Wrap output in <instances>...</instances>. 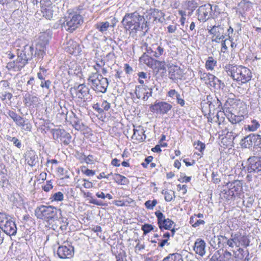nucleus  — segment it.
Segmentation results:
<instances>
[{
  "label": "nucleus",
  "instance_id": "nucleus-11",
  "mask_svg": "<svg viewBox=\"0 0 261 261\" xmlns=\"http://www.w3.org/2000/svg\"><path fill=\"white\" fill-rule=\"evenodd\" d=\"M169 69V77L173 81L181 80L185 74L182 69L176 65L169 64L167 65Z\"/></svg>",
  "mask_w": 261,
  "mask_h": 261
},
{
  "label": "nucleus",
  "instance_id": "nucleus-49",
  "mask_svg": "<svg viewBox=\"0 0 261 261\" xmlns=\"http://www.w3.org/2000/svg\"><path fill=\"white\" fill-rule=\"evenodd\" d=\"M196 149L202 152L205 149V145L204 143L198 141L197 143L194 144Z\"/></svg>",
  "mask_w": 261,
  "mask_h": 261
},
{
  "label": "nucleus",
  "instance_id": "nucleus-46",
  "mask_svg": "<svg viewBox=\"0 0 261 261\" xmlns=\"http://www.w3.org/2000/svg\"><path fill=\"white\" fill-rule=\"evenodd\" d=\"M157 203V200L155 199L153 200L152 201L147 200L145 202V206L147 209L153 210Z\"/></svg>",
  "mask_w": 261,
  "mask_h": 261
},
{
  "label": "nucleus",
  "instance_id": "nucleus-55",
  "mask_svg": "<svg viewBox=\"0 0 261 261\" xmlns=\"http://www.w3.org/2000/svg\"><path fill=\"white\" fill-rule=\"evenodd\" d=\"M53 186L50 180L47 181L46 184L42 186L43 190L45 192H48L50 190L52 189Z\"/></svg>",
  "mask_w": 261,
  "mask_h": 261
},
{
  "label": "nucleus",
  "instance_id": "nucleus-48",
  "mask_svg": "<svg viewBox=\"0 0 261 261\" xmlns=\"http://www.w3.org/2000/svg\"><path fill=\"white\" fill-rule=\"evenodd\" d=\"M179 94H180L175 89H171L168 92L167 96L170 97L172 99H175L176 97H178Z\"/></svg>",
  "mask_w": 261,
  "mask_h": 261
},
{
  "label": "nucleus",
  "instance_id": "nucleus-4",
  "mask_svg": "<svg viewBox=\"0 0 261 261\" xmlns=\"http://www.w3.org/2000/svg\"><path fill=\"white\" fill-rule=\"evenodd\" d=\"M58 212L61 213L60 210L51 206L42 205L36 208L35 215L37 218L49 222L56 217Z\"/></svg>",
  "mask_w": 261,
  "mask_h": 261
},
{
  "label": "nucleus",
  "instance_id": "nucleus-61",
  "mask_svg": "<svg viewBox=\"0 0 261 261\" xmlns=\"http://www.w3.org/2000/svg\"><path fill=\"white\" fill-rule=\"evenodd\" d=\"M153 160V158L151 156H148L145 159V162H143L141 165L144 168H147V165L151 162Z\"/></svg>",
  "mask_w": 261,
  "mask_h": 261
},
{
  "label": "nucleus",
  "instance_id": "nucleus-37",
  "mask_svg": "<svg viewBox=\"0 0 261 261\" xmlns=\"http://www.w3.org/2000/svg\"><path fill=\"white\" fill-rule=\"evenodd\" d=\"M208 83L207 84H210L211 86L215 87L216 85L220 82V80L214 75L210 73L208 76Z\"/></svg>",
  "mask_w": 261,
  "mask_h": 261
},
{
  "label": "nucleus",
  "instance_id": "nucleus-38",
  "mask_svg": "<svg viewBox=\"0 0 261 261\" xmlns=\"http://www.w3.org/2000/svg\"><path fill=\"white\" fill-rule=\"evenodd\" d=\"M22 67H23L19 66V63H18V58H17L16 61H13L10 62L8 63V64L6 66V68L8 70H11V69H12L15 68L20 69Z\"/></svg>",
  "mask_w": 261,
  "mask_h": 261
},
{
  "label": "nucleus",
  "instance_id": "nucleus-35",
  "mask_svg": "<svg viewBox=\"0 0 261 261\" xmlns=\"http://www.w3.org/2000/svg\"><path fill=\"white\" fill-rule=\"evenodd\" d=\"M69 44H70L71 46H68L69 48L68 51H69L70 54H76L79 52V46L77 45V44L73 42V41H69Z\"/></svg>",
  "mask_w": 261,
  "mask_h": 261
},
{
  "label": "nucleus",
  "instance_id": "nucleus-34",
  "mask_svg": "<svg viewBox=\"0 0 261 261\" xmlns=\"http://www.w3.org/2000/svg\"><path fill=\"white\" fill-rule=\"evenodd\" d=\"M223 28L221 27L220 25H214L208 29V33L213 36L222 35L223 33L221 32Z\"/></svg>",
  "mask_w": 261,
  "mask_h": 261
},
{
  "label": "nucleus",
  "instance_id": "nucleus-33",
  "mask_svg": "<svg viewBox=\"0 0 261 261\" xmlns=\"http://www.w3.org/2000/svg\"><path fill=\"white\" fill-rule=\"evenodd\" d=\"M228 119L232 124H237L243 120L244 117L243 115L237 116L233 114H231L228 117Z\"/></svg>",
  "mask_w": 261,
  "mask_h": 261
},
{
  "label": "nucleus",
  "instance_id": "nucleus-27",
  "mask_svg": "<svg viewBox=\"0 0 261 261\" xmlns=\"http://www.w3.org/2000/svg\"><path fill=\"white\" fill-rule=\"evenodd\" d=\"M217 62L213 57H208L206 61L205 67L208 70H213L217 66Z\"/></svg>",
  "mask_w": 261,
  "mask_h": 261
},
{
  "label": "nucleus",
  "instance_id": "nucleus-13",
  "mask_svg": "<svg viewBox=\"0 0 261 261\" xmlns=\"http://www.w3.org/2000/svg\"><path fill=\"white\" fill-rule=\"evenodd\" d=\"M57 7L50 1L46 2L41 7V13L43 17L50 20L53 18L54 13Z\"/></svg>",
  "mask_w": 261,
  "mask_h": 261
},
{
  "label": "nucleus",
  "instance_id": "nucleus-41",
  "mask_svg": "<svg viewBox=\"0 0 261 261\" xmlns=\"http://www.w3.org/2000/svg\"><path fill=\"white\" fill-rule=\"evenodd\" d=\"M18 126L21 127L22 130L29 132L31 130L32 125L28 120H24V121H23L22 123H21Z\"/></svg>",
  "mask_w": 261,
  "mask_h": 261
},
{
  "label": "nucleus",
  "instance_id": "nucleus-17",
  "mask_svg": "<svg viewBox=\"0 0 261 261\" xmlns=\"http://www.w3.org/2000/svg\"><path fill=\"white\" fill-rule=\"evenodd\" d=\"M57 254L60 258H69L73 255V248L71 246H61L58 247Z\"/></svg>",
  "mask_w": 261,
  "mask_h": 261
},
{
  "label": "nucleus",
  "instance_id": "nucleus-5",
  "mask_svg": "<svg viewBox=\"0 0 261 261\" xmlns=\"http://www.w3.org/2000/svg\"><path fill=\"white\" fill-rule=\"evenodd\" d=\"M82 22V17L80 14L70 15L64 22L62 28H64L66 31L72 32L77 28Z\"/></svg>",
  "mask_w": 261,
  "mask_h": 261
},
{
  "label": "nucleus",
  "instance_id": "nucleus-39",
  "mask_svg": "<svg viewBox=\"0 0 261 261\" xmlns=\"http://www.w3.org/2000/svg\"><path fill=\"white\" fill-rule=\"evenodd\" d=\"M211 106H212V103H208V102H203L201 103V109L202 112L206 115V113H208V115L210 114L211 113Z\"/></svg>",
  "mask_w": 261,
  "mask_h": 261
},
{
  "label": "nucleus",
  "instance_id": "nucleus-62",
  "mask_svg": "<svg viewBox=\"0 0 261 261\" xmlns=\"http://www.w3.org/2000/svg\"><path fill=\"white\" fill-rule=\"evenodd\" d=\"M10 141L13 142V143L18 148H20L21 144L20 141L18 139L15 137H12L11 138Z\"/></svg>",
  "mask_w": 261,
  "mask_h": 261
},
{
  "label": "nucleus",
  "instance_id": "nucleus-14",
  "mask_svg": "<svg viewBox=\"0 0 261 261\" xmlns=\"http://www.w3.org/2000/svg\"><path fill=\"white\" fill-rule=\"evenodd\" d=\"M212 11L211 5H204L199 7L197 10L198 19L200 21L205 22L210 17V14Z\"/></svg>",
  "mask_w": 261,
  "mask_h": 261
},
{
  "label": "nucleus",
  "instance_id": "nucleus-8",
  "mask_svg": "<svg viewBox=\"0 0 261 261\" xmlns=\"http://www.w3.org/2000/svg\"><path fill=\"white\" fill-rule=\"evenodd\" d=\"M172 106L165 101H156L150 106V111L158 115H164L171 110Z\"/></svg>",
  "mask_w": 261,
  "mask_h": 261
},
{
  "label": "nucleus",
  "instance_id": "nucleus-63",
  "mask_svg": "<svg viewBox=\"0 0 261 261\" xmlns=\"http://www.w3.org/2000/svg\"><path fill=\"white\" fill-rule=\"evenodd\" d=\"M234 257L236 261H241L244 259V255L240 253H238L237 252H233Z\"/></svg>",
  "mask_w": 261,
  "mask_h": 261
},
{
  "label": "nucleus",
  "instance_id": "nucleus-24",
  "mask_svg": "<svg viewBox=\"0 0 261 261\" xmlns=\"http://www.w3.org/2000/svg\"><path fill=\"white\" fill-rule=\"evenodd\" d=\"M114 24H111L108 21L99 22L96 23L94 25L95 29L98 30L100 33L106 34L108 29L114 28Z\"/></svg>",
  "mask_w": 261,
  "mask_h": 261
},
{
  "label": "nucleus",
  "instance_id": "nucleus-64",
  "mask_svg": "<svg viewBox=\"0 0 261 261\" xmlns=\"http://www.w3.org/2000/svg\"><path fill=\"white\" fill-rule=\"evenodd\" d=\"M50 84H51V82L49 80L45 81L44 82H43L42 81L41 82L40 86L42 88H45L48 89L50 87Z\"/></svg>",
  "mask_w": 261,
  "mask_h": 261
},
{
  "label": "nucleus",
  "instance_id": "nucleus-21",
  "mask_svg": "<svg viewBox=\"0 0 261 261\" xmlns=\"http://www.w3.org/2000/svg\"><path fill=\"white\" fill-rule=\"evenodd\" d=\"M206 244L204 240L198 239L196 240L193 249L196 254L203 256L205 253Z\"/></svg>",
  "mask_w": 261,
  "mask_h": 261
},
{
  "label": "nucleus",
  "instance_id": "nucleus-10",
  "mask_svg": "<svg viewBox=\"0 0 261 261\" xmlns=\"http://www.w3.org/2000/svg\"><path fill=\"white\" fill-rule=\"evenodd\" d=\"M155 215L157 218L158 224L161 230L163 229L170 230L174 222L169 218H166L165 215L160 211L155 212Z\"/></svg>",
  "mask_w": 261,
  "mask_h": 261
},
{
  "label": "nucleus",
  "instance_id": "nucleus-19",
  "mask_svg": "<svg viewBox=\"0 0 261 261\" xmlns=\"http://www.w3.org/2000/svg\"><path fill=\"white\" fill-rule=\"evenodd\" d=\"M76 96L84 101L88 99L89 95V89L84 84H81L74 88Z\"/></svg>",
  "mask_w": 261,
  "mask_h": 261
},
{
  "label": "nucleus",
  "instance_id": "nucleus-18",
  "mask_svg": "<svg viewBox=\"0 0 261 261\" xmlns=\"http://www.w3.org/2000/svg\"><path fill=\"white\" fill-rule=\"evenodd\" d=\"M51 38V34L49 31L40 33L39 41L37 46L40 47V50H43L45 46L48 44L49 39Z\"/></svg>",
  "mask_w": 261,
  "mask_h": 261
},
{
  "label": "nucleus",
  "instance_id": "nucleus-3",
  "mask_svg": "<svg viewBox=\"0 0 261 261\" xmlns=\"http://www.w3.org/2000/svg\"><path fill=\"white\" fill-rule=\"evenodd\" d=\"M91 88L96 93H105L109 85L108 79L103 77L98 73V69L96 68V72H92L88 79Z\"/></svg>",
  "mask_w": 261,
  "mask_h": 261
},
{
  "label": "nucleus",
  "instance_id": "nucleus-52",
  "mask_svg": "<svg viewBox=\"0 0 261 261\" xmlns=\"http://www.w3.org/2000/svg\"><path fill=\"white\" fill-rule=\"evenodd\" d=\"M100 107L101 108H102L103 113L104 111H107L110 109L111 107V104L106 100H104L102 101Z\"/></svg>",
  "mask_w": 261,
  "mask_h": 261
},
{
  "label": "nucleus",
  "instance_id": "nucleus-59",
  "mask_svg": "<svg viewBox=\"0 0 261 261\" xmlns=\"http://www.w3.org/2000/svg\"><path fill=\"white\" fill-rule=\"evenodd\" d=\"M172 191H166L164 193L165 195V199L166 201L169 202L172 200Z\"/></svg>",
  "mask_w": 261,
  "mask_h": 261
},
{
  "label": "nucleus",
  "instance_id": "nucleus-30",
  "mask_svg": "<svg viewBox=\"0 0 261 261\" xmlns=\"http://www.w3.org/2000/svg\"><path fill=\"white\" fill-rule=\"evenodd\" d=\"M189 223L193 227H197L200 225H204L205 221L203 220L198 219L196 216H192L190 219Z\"/></svg>",
  "mask_w": 261,
  "mask_h": 261
},
{
  "label": "nucleus",
  "instance_id": "nucleus-58",
  "mask_svg": "<svg viewBox=\"0 0 261 261\" xmlns=\"http://www.w3.org/2000/svg\"><path fill=\"white\" fill-rule=\"evenodd\" d=\"M95 161V159L92 155H89L86 156L85 159V162L88 164H94Z\"/></svg>",
  "mask_w": 261,
  "mask_h": 261
},
{
  "label": "nucleus",
  "instance_id": "nucleus-12",
  "mask_svg": "<svg viewBox=\"0 0 261 261\" xmlns=\"http://www.w3.org/2000/svg\"><path fill=\"white\" fill-rule=\"evenodd\" d=\"M228 188V194L231 196H235L240 194L242 190V183L239 180H234L229 182L226 185Z\"/></svg>",
  "mask_w": 261,
  "mask_h": 261
},
{
  "label": "nucleus",
  "instance_id": "nucleus-42",
  "mask_svg": "<svg viewBox=\"0 0 261 261\" xmlns=\"http://www.w3.org/2000/svg\"><path fill=\"white\" fill-rule=\"evenodd\" d=\"M153 15L154 16V21H161V19L163 17V13L158 9H153Z\"/></svg>",
  "mask_w": 261,
  "mask_h": 261
},
{
  "label": "nucleus",
  "instance_id": "nucleus-45",
  "mask_svg": "<svg viewBox=\"0 0 261 261\" xmlns=\"http://www.w3.org/2000/svg\"><path fill=\"white\" fill-rule=\"evenodd\" d=\"M51 198L52 200L56 201H61L64 199V195L61 192H58L54 194Z\"/></svg>",
  "mask_w": 261,
  "mask_h": 261
},
{
  "label": "nucleus",
  "instance_id": "nucleus-29",
  "mask_svg": "<svg viewBox=\"0 0 261 261\" xmlns=\"http://www.w3.org/2000/svg\"><path fill=\"white\" fill-rule=\"evenodd\" d=\"M163 261H183L182 256L179 253L170 254Z\"/></svg>",
  "mask_w": 261,
  "mask_h": 261
},
{
  "label": "nucleus",
  "instance_id": "nucleus-56",
  "mask_svg": "<svg viewBox=\"0 0 261 261\" xmlns=\"http://www.w3.org/2000/svg\"><path fill=\"white\" fill-rule=\"evenodd\" d=\"M225 36L223 35V34L219 35H215L213 36L212 41V42L219 43L221 40H223Z\"/></svg>",
  "mask_w": 261,
  "mask_h": 261
},
{
  "label": "nucleus",
  "instance_id": "nucleus-28",
  "mask_svg": "<svg viewBox=\"0 0 261 261\" xmlns=\"http://www.w3.org/2000/svg\"><path fill=\"white\" fill-rule=\"evenodd\" d=\"M147 86L138 85L136 86L135 94L138 99L141 98L144 96L146 91Z\"/></svg>",
  "mask_w": 261,
  "mask_h": 261
},
{
  "label": "nucleus",
  "instance_id": "nucleus-54",
  "mask_svg": "<svg viewBox=\"0 0 261 261\" xmlns=\"http://www.w3.org/2000/svg\"><path fill=\"white\" fill-rule=\"evenodd\" d=\"M10 219L9 216L5 213L0 212V226L2 224H4L6 221H8Z\"/></svg>",
  "mask_w": 261,
  "mask_h": 261
},
{
  "label": "nucleus",
  "instance_id": "nucleus-2",
  "mask_svg": "<svg viewBox=\"0 0 261 261\" xmlns=\"http://www.w3.org/2000/svg\"><path fill=\"white\" fill-rule=\"evenodd\" d=\"M224 68L228 75L237 82H241L244 84L248 82L251 79V72L248 68L244 66L229 64H227Z\"/></svg>",
  "mask_w": 261,
  "mask_h": 261
},
{
  "label": "nucleus",
  "instance_id": "nucleus-1",
  "mask_svg": "<svg viewBox=\"0 0 261 261\" xmlns=\"http://www.w3.org/2000/svg\"><path fill=\"white\" fill-rule=\"evenodd\" d=\"M141 13L139 9L133 13H126L122 20L124 28L129 30L130 33L135 34L139 31L144 33L147 32V27L144 24V17Z\"/></svg>",
  "mask_w": 261,
  "mask_h": 261
},
{
  "label": "nucleus",
  "instance_id": "nucleus-40",
  "mask_svg": "<svg viewBox=\"0 0 261 261\" xmlns=\"http://www.w3.org/2000/svg\"><path fill=\"white\" fill-rule=\"evenodd\" d=\"M239 238V245H241L246 247L249 246L250 241L246 236H242L241 234L240 233Z\"/></svg>",
  "mask_w": 261,
  "mask_h": 261
},
{
  "label": "nucleus",
  "instance_id": "nucleus-60",
  "mask_svg": "<svg viewBox=\"0 0 261 261\" xmlns=\"http://www.w3.org/2000/svg\"><path fill=\"white\" fill-rule=\"evenodd\" d=\"M220 237L223 240H225L226 241V244L229 247L233 248L234 246H236L232 241L230 240V239H228L225 236H220Z\"/></svg>",
  "mask_w": 261,
  "mask_h": 261
},
{
  "label": "nucleus",
  "instance_id": "nucleus-31",
  "mask_svg": "<svg viewBox=\"0 0 261 261\" xmlns=\"http://www.w3.org/2000/svg\"><path fill=\"white\" fill-rule=\"evenodd\" d=\"M113 179L119 185H125L128 182L127 179L119 174H115Z\"/></svg>",
  "mask_w": 261,
  "mask_h": 261
},
{
  "label": "nucleus",
  "instance_id": "nucleus-53",
  "mask_svg": "<svg viewBox=\"0 0 261 261\" xmlns=\"http://www.w3.org/2000/svg\"><path fill=\"white\" fill-rule=\"evenodd\" d=\"M212 181L214 184H219L221 180L219 177V174L217 172H213L212 173Z\"/></svg>",
  "mask_w": 261,
  "mask_h": 261
},
{
  "label": "nucleus",
  "instance_id": "nucleus-22",
  "mask_svg": "<svg viewBox=\"0 0 261 261\" xmlns=\"http://www.w3.org/2000/svg\"><path fill=\"white\" fill-rule=\"evenodd\" d=\"M70 123L75 129L77 130H84L86 127L81 120L73 113H72V116H70Z\"/></svg>",
  "mask_w": 261,
  "mask_h": 261
},
{
  "label": "nucleus",
  "instance_id": "nucleus-43",
  "mask_svg": "<svg viewBox=\"0 0 261 261\" xmlns=\"http://www.w3.org/2000/svg\"><path fill=\"white\" fill-rule=\"evenodd\" d=\"M221 252H223V249L217 251L213 254L210 261H223L221 259Z\"/></svg>",
  "mask_w": 261,
  "mask_h": 261
},
{
  "label": "nucleus",
  "instance_id": "nucleus-9",
  "mask_svg": "<svg viewBox=\"0 0 261 261\" xmlns=\"http://www.w3.org/2000/svg\"><path fill=\"white\" fill-rule=\"evenodd\" d=\"M246 170L248 173H258L261 171V157L252 156L247 160Z\"/></svg>",
  "mask_w": 261,
  "mask_h": 261
},
{
  "label": "nucleus",
  "instance_id": "nucleus-23",
  "mask_svg": "<svg viewBox=\"0 0 261 261\" xmlns=\"http://www.w3.org/2000/svg\"><path fill=\"white\" fill-rule=\"evenodd\" d=\"M25 160L28 165L32 167L35 166L39 162L38 156L33 151L27 153Z\"/></svg>",
  "mask_w": 261,
  "mask_h": 261
},
{
  "label": "nucleus",
  "instance_id": "nucleus-32",
  "mask_svg": "<svg viewBox=\"0 0 261 261\" xmlns=\"http://www.w3.org/2000/svg\"><path fill=\"white\" fill-rule=\"evenodd\" d=\"M260 124L259 122L256 120H253L251 121V124L247 125L246 126H245V130H248L250 132H254L258 128H259Z\"/></svg>",
  "mask_w": 261,
  "mask_h": 261
},
{
  "label": "nucleus",
  "instance_id": "nucleus-44",
  "mask_svg": "<svg viewBox=\"0 0 261 261\" xmlns=\"http://www.w3.org/2000/svg\"><path fill=\"white\" fill-rule=\"evenodd\" d=\"M240 236V233H232L230 236V240L232 241L234 244L237 246H239V236Z\"/></svg>",
  "mask_w": 261,
  "mask_h": 261
},
{
  "label": "nucleus",
  "instance_id": "nucleus-36",
  "mask_svg": "<svg viewBox=\"0 0 261 261\" xmlns=\"http://www.w3.org/2000/svg\"><path fill=\"white\" fill-rule=\"evenodd\" d=\"M153 48H154V52L153 54H152V56L156 58H159L162 55H163L164 51L163 47L160 45H158L157 44L153 45Z\"/></svg>",
  "mask_w": 261,
  "mask_h": 261
},
{
  "label": "nucleus",
  "instance_id": "nucleus-7",
  "mask_svg": "<svg viewBox=\"0 0 261 261\" xmlns=\"http://www.w3.org/2000/svg\"><path fill=\"white\" fill-rule=\"evenodd\" d=\"M261 144V136L256 134H251L241 140V145L247 148L252 146H258Z\"/></svg>",
  "mask_w": 261,
  "mask_h": 261
},
{
  "label": "nucleus",
  "instance_id": "nucleus-47",
  "mask_svg": "<svg viewBox=\"0 0 261 261\" xmlns=\"http://www.w3.org/2000/svg\"><path fill=\"white\" fill-rule=\"evenodd\" d=\"M224 111H219L217 112L216 115L217 120H216V121L219 124H220L221 123L224 122Z\"/></svg>",
  "mask_w": 261,
  "mask_h": 261
},
{
  "label": "nucleus",
  "instance_id": "nucleus-15",
  "mask_svg": "<svg viewBox=\"0 0 261 261\" xmlns=\"http://www.w3.org/2000/svg\"><path fill=\"white\" fill-rule=\"evenodd\" d=\"M53 137L55 139H60L65 145H68L71 139L70 134L62 129H55L53 133Z\"/></svg>",
  "mask_w": 261,
  "mask_h": 261
},
{
  "label": "nucleus",
  "instance_id": "nucleus-20",
  "mask_svg": "<svg viewBox=\"0 0 261 261\" xmlns=\"http://www.w3.org/2000/svg\"><path fill=\"white\" fill-rule=\"evenodd\" d=\"M139 9H141V12H142L141 15H142L144 17V24H146L148 30L149 25L150 23H154V16L153 15V9H150L149 10H145V11H144V9L142 8H139Z\"/></svg>",
  "mask_w": 261,
  "mask_h": 261
},
{
  "label": "nucleus",
  "instance_id": "nucleus-57",
  "mask_svg": "<svg viewBox=\"0 0 261 261\" xmlns=\"http://www.w3.org/2000/svg\"><path fill=\"white\" fill-rule=\"evenodd\" d=\"M199 74L200 75L201 80L203 81L205 84H207L208 79V76L210 74V73L202 72L200 71L199 72Z\"/></svg>",
  "mask_w": 261,
  "mask_h": 261
},
{
  "label": "nucleus",
  "instance_id": "nucleus-50",
  "mask_svg": "<svg viewBox=\"0 0 261 261\" xmlns=\"http://www.w3.org/2000/svg\"><path fill=\"white\" fill-rule=\"evenodd\" d=\"M142 230L143 231L144 234H146L153 230V226L148 224H144L142 226Z\"/></svg>",
  "mask_w": 261,
  "mask_h": 261
},
{
  "label": "nucleus",
  "instance_id": "nucleus-16",
  "mask_svg": "<svg viewBox=\"0 0 261 261\" xmlns=\"http://www.w3.org/2000/svg\"><path fill=\"white\" fill-rule=\"evenodd\" d=\"M1 229L6 234L9 236H14L17 232L16 225L15 222L9 219L4 224H2L0 226Z\"/></svg>",
  "mask_w": 261,
  "mask_h": 261
},
{
  "label": "nucleus",
  "instance_id": "nucleus-6",
  "mask_svg": "<svg viewBox=\"0 0 261 261\" xmlns=\"http://www.w3.org/2000/svg\"><path fill=\"white\" fill-rule=\"evenodd\" d=\"M36 53L34 54L35 55ZM34 56V47L32 45H26L23 49L18 53L19 66L24 67L28 61L31 60Z\"/></svg>",
  "mask_w": 261,
  "mask_h": 261
},
{
  "label": "nucleus",
  "instance_id": "nucleus-51",
  "mask_svg": "<svg viewBox=\"0 0 261 261\" xmlns=\"http://www.w3.org/2000/svg\"><path fill=\"white\" fill-rule=\"evenodd\" d=\"M223 255V261H228L231 258L232 254L229 251H227V250H223V252H221V254Z\"/></svg>",
  "mask_w": 261,
  "mask_h": 261
},
{
  "label": "nucleus",
  "instance_id": "nucleus-25",
  "mask_svg": "<svg viewBox=\"0 0 261 261\" xmlns=\"http://www.w3.org/2000/svg\"><path fill=\"white\" fill-rule=\"evenodd\" d=\"M84 196L85 197L88 198V199L89 201V203L91 204H93L98 206H107V204L105 203L102 202V201H98L95 199H94L92 196V194L89 192H83Z\"/></svg>",
  "mask_w": 261,
  "mask_h": 261
},
{
  "label": "nucleus",
  "instance_id": "nucleus-26",
  "mask_svg": "<svg viewBox=\"0 0 261 261\" xmlns=\"http://www.w3.org/2000/svg\"><path fill=\"white\" fill-rule=\"evenodd\" d=\"M132 138L134 140L143 141L145 139L144 131L143 129H141V130L134 129V134Z\"/></svg>",
  "mask_w": 261,
  "mask_h": 261
}]
</instances>
